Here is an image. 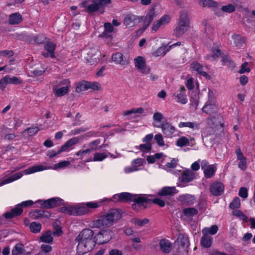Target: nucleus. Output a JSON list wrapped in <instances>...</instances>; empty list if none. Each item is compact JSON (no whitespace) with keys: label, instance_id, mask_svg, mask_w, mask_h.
<instances>
[{"label":"nucleus","instance_id":"f257e3e1","mask_svg":"<svg viewBox=\"0 0 255 255\" xmlns=\"http://www.w3.org/2000/svg\"><path fill=\"white\" fill-rule=\"evenodd\" d=\"M122 217V211L120 209H112L109 210L104 216L94 221L92 226L93 227L97 228L108 227L112 225L114 222L120 220Z\"/></svg>","mask_w":255,"mask_h":255},{"label":"nucleus","instance_id":"f03ea898","mask_svg":"<svg viewBox=\"0 0 255 255\" xmlns=\"http://www.w3.org/2000/svg\"><path fill=\"white\" fill-rule=\"evenodd\" d=\"M151 195L147 194H134L131 205L132 209L136 212L147 209L150 205V199L148 197H151Z\"/></svg>","mask_w":255,"mask_h":255},{"label":"nucleus","instance_id":"7ed1b4c3","mask_svg":"<svg viewBox=\"0 0 255 255\" xmlns=\"http://www.w3.org/2000/svg\"><path fill=\"white\" fill-rule=\"evenodd\" d=\"M94 232L90 229H85L81 231L76 238L78 242L83 243L90 248L95 246V240L93 237Z\"/></svg>","mask_w":255,"mask_h":255},{"label":"nucleus","instance_id":"20e7f679","mask_svg":"<svg viewBox=\"0 0 255 255\" xmlns=\"http://www.w3.org/2000/svg\"><path fill=\"white\" fill-rule=\"evenodd\" d=\"M42 209H52L65 205L64 201L59 197H52L47 200H39L37 201Z\"/></svg>","mask_w":255,"mask_h":255},{"label":"nucleus","instance_id":"39448f33","mask_svg":"<svg viewBox=\"0 0 255 255\" xmlns=\"http://www.w3.org/2000/svg\"><path fill=\"white\" fill-rule=\"evenodd\" d=\"M79 140L80 139L78 137H73L67 140L57 151H55L54 150L48 151L47 155L48 156L49 158H52L57 155L66 151L68 148L72 145L77 144L79 142Z\"/></svg>","mask_w":255,"mask_h":255},{"label":"nucleus","instance_id":"423d86ee","mask_svg":"<svg viewBox=\"0 0 255 255\" xmlns=\"http://www.w3.org/2000/svg\"><path fill=\"white\" fill-rule=\"evenodd\" d=\"M113 235V232L109 229L101 230L94 237L95 245H102L108 243L112 239Z\"/></svg>","mask_w":255,"mask_h":255},{"label":"nucleus","instance_id":"0eeeda50","mask_svg":"<svg viewBox=\"0 0 255 255\" xmlns=\"http://www.w3.org/2000/svg\"><path fill=\"white\" fill-rule=\"evenodd\" d=\"M101 56V51L97 47L91 48L85 57L87 63L94 65L97 63Z\"/></svg>","mask_w":255,"mask_h":255},{"label":"nucleus","instance_id":"6e6552de","mask_svg":"<svg viewBox=\"0 0 255 255\" xmlns=\"http://www.w3.org/2000/svg\"><path fill=\"white\" fill-rule=\"evenodd\" d=\"M135 67L142 74H147L150 72V69L147 67L145 60L142 56H137L134 59Z\"/></svg>","mask_w":255,"mask_h":255},{"label":"nucleus","instance_id":"1a4fd4ad","mask_svg":"<svg viewBox=\"0 0 255 255\" xmlns=\"http://www.w3.org/2000/svg\"><path fill=\"white\" fill-rule=\"evenodd\" d=\"M178 252H188V248L190 246L189 238L187 236L180 234L177 238Z\"/></svg>","mask_w":255,"mask_h":255},{"label":"nucleus","instance_id":"9d476101","mask_svg":"<svg viewBox=\"0 0 255 255\" xmlns=\"http://www.w3.org/2000/svg\"><path fill=\"white\" fill-rule=\"evenodd\" d=\"M237 158L239 160L238 166L242 171H245L247 169V158L244 155L240 148H238L235 151Z\"/></svg>","mask_w":255,"mask_h":255},{"label":"nucleus","instance_id":"9b49d317","mask_svg":"<svg viewBox=\"0 0 255 255\" xmlns=\"http://www.w3.org/2000/svg\"><path fill=\"white\" fill-rule=\"evenodd\" d=\"M155 6H151L150 8L149 9L146 15L142 18L144 29H146L147 27L149 26L150 24L153 21V19L156 16L157 13L155 11Z\"/></svg>","mask_w":255,"mask_h":255},{"label":"nucleus","instance_id":"f8f14e48","mask_svg":"<svg viewBox=\"0 0 255 255\" xmlns=\"http://www.w3.org/2000/svg\"><path fill=\"white\" fill-rule=\"evenodd\" d=\"M199 3L203 7L207 6L210 8H214L215 14L218 16H222L221 12L217 9L219 5L217 2L213 0H201L199 1Z\"/></svg>","mask_w":255,"mask_h":255},{"label":"nucleus","instance_id":"ddd939ff","mask_svg":"<svg viewBox=\"0 0 255 255\" xmlns=\"http://www.w3.org/2000/svg\"><path fill=\"white\" fill-rule=\"evenodd\" d=\"M134 194L128 192H122L114 195L112 198L116 199L118 198L117 201L121 203H129L132 202Z\"/></svg>","mask_w":255,"mask_h":255},{"label":"nucleus","instance_id":"4468645a","mask_svg":"<svg viewBox=\"0 0 255 255\" xmlns=\"http://www.w3.org/2000/svg\"><path fill=\"white\" fill-rule=\"evenodd\" d=\"M185 88L184 86L180 87V90L176 91L174 94L173 96L175 97L176 101L182 104L187 103L188 100L185 94Z\"/></svg>","mask_w":255,"mask_h":255},{"label":"nucleus","instance_id":"2eb2a0df","mask_svg":"<svg viewBox=\"0 0 255 255\" xmlns=\"http://www.w3.org/2000/svg\"><path fill=\"white\" fill-rule=\"evenodd\" d=\"M195 178V174L190 169H186L183 171L179 177L180 181L185 183L192 181Z\"/></svg>","mask_w":255,"mask_h":255},{"label":"nucleus","instance_id":"dca6fc26","mask_svg":"<svg viewBox=\"0 0 255 255\" xmlns=\"http://www.w3.org/2000/svg\"><path fill=\"white\" fill-rule=\"evenodd\" d=\"M224 190V184L220 182L212 183L210 188V193L215 196H218L223 194Z\"/></svg>","mask_w":255,"mask_h":255},{"label":"nucleus","instance_id":"f3484780","mask_svg":"<svg viewBox=\"0 0 255 255\" xmlns=\"http://www.w3.org/2000/svg\"><path fill=\"white\" fill-rule=\"evenodd\" d=\"M139 22V18L137 15L132 13L125 15L123 23L126 26L132 27Z\"/></svg>","mask_w":255,"mask_h":255},{"label":"nucleus","instance_id":"a211bd4d","mask_svg":"<svg viewBox=\"0 0 255 255\" xmlns=\"http://www.w3.org/2000/svg\"><path fill=\"white\" fill-rule=\"evenodd\" d=\"M190 68L192 69L193 71H194L197 74L202 75L207 79L210 78V75L207 72L204 71L203 65L198 62H193L190 65Z\"/></svg>","mask_w":255,"mask_h":255},{"label":"nucleus","instance_id":"6ab92c4d","mask_svg":"<svg viewBox=\"0 0 255 255\" xmlns=\"http://www.w3.org/2000/svg\"><path fill=\"white\" fill-rule=\"evenodd\" d=\"M202 110L204 113L211 115L216 113L218 108L216 103L207 101Z\"/></svg>","mask_w":255,"mask_h":255},{"label":"nucleus","instance_id":"aec40b11","mask_svg":"<svg viewBox=\"0 0 255 255\" xmlns=\"http://www.w3.org/2000/svg\"><path fill=\"white\" fill-rule=\"evenodd\" d=\"M23 209L17 204L15 208L12 209L10 212H7L3 214V217L6 219H12L15 217L20 216L23 212Z\"/></svg>","mask_w":255,"mask_h":255},{"label":"nucleus","instance_id":"412c9836","mask_svg":"<svg viewBox=\"0 0 255 255\" xmlns=\"http://www.w3.org/2000/svg\"><path fill=\"white\" fill-rule=\"evenodd\" d=\"M177 192L178 190L174 186H165L158 191V195L160 196H172Z\"/></svg>","mask_w":255,"mask_h":255},{"label":"nucleus","instance_id":"4be33fe9","mask_svg":"<svg viewBox=\"0 0 255 255\" xmlns=\"http://www.w3.org/2000/svg\"><path fill=\"white\" fill-rule=\"evenodd\" d=\"M162 132L166 136H170L173 134L175 131V127L172 126L166 119H164L162 122L161 127Z\"/></svg>","mask_w":255,"mask_h":255},{"label":"nucleus","instance_id":"5701e85b","mask_svg":"<svg viewBox=\"0 0 255 255\" xmlns=\"http://www.w3.org/2000/svg\"><path fill=\"white\" fill-rule=\"evenodd\" d=\"M178 200L184 205L191 206L195 203L196 198L193 195L186 194L179 196Z\"/></svg>","mask_w":255,"mask_h":255},{"label":"nucleus","instance_id":"b1692460","mask_svg":"<svg viewBox=\"0 0 255 255\" xmlns=\"http://www.w3.org/2000/svg\"><path fill=\"white\" fill-rule=\"evenodd\" d=\"M159 247L162 252L168 254L171 251L172 244L168 240L163 239L159 242Z\"/></svg>","mask_w":255,"mask_h":255},{"label":"nucleus","instance_id":"393cba45","mask_svg":"<svg viewBox=\"0 0 255 255\" xmlns=\"http://www.w3.org/2000/svg\"><path fill=\"white\" fill-rule=\"evenodd\" d=\"M22 176V173L21 172H19L12 174L5 179L0 180V186H2L5 184L11 183L16 180H18Z\"/></svg>","mask_w":255,"mask_h":255},{"label":"nucleus","instance_id":"a878e982","mask_svg":"<svg viewBox=\"0 0 255 255\" xmlns=\"http://www.w3.org/2000/svg\"><path fill=\"white\" fill-rule=\"evenodd\" d=\"M112 60L117 64L121 65H128V60L124 59L123 55L121 52H117L113 54L112 56Z\"/></svg>","mask_w":255,"mask_h":255},{"label":"nucleus","instance_id":"bb28decb","mask_svg":"<svg viewBox=\"0 0 255 255\" xmlns=\"http://www.w3.org/2000/svg\"><path fill=\"white\" fill-rule=\"evenodd\" d=\"M221 61L223 65L227 66L231 70H234L236 67V63L228 54L223 55Z\"/></svg>","mask_w":255,"mask_h":255},{"label":"nucleus","instance_id":"cd10ccee","mask_svg":"<svg viewBox=\"0 0 255 255\" xmlns=\"http://www.w3.org/2000/svg\"><path fill=\"white\" fill-rule=\"evenodd\" d=\"M104 31L100 35V36L106 38L111 37L110 33H112L114 30L112 24L110 22H106L104 24Z\"/></svg>","mask_w":255,"mask_h":255},{"label":"nucleus","instance_id":"c85d7f7f","mask_svg":"<svg viewBox=\"0 0 255 255\" xmlns=\"http://www.w3.org/2000/svg\"><path fill=\"white\" fill-rule=\"evenodd\" d=\"M51 168L50 167H47L42 165H37L25 169L24 172L25 174H30Z\"/></svg>","mask_w":255,"mask_h":255},{"label":"nucleus","instance_id":"c756f323","mask_svg":"<svg viewBox=\"0 0 255 255\" xmlns=\"http://www.w3.org/2000/svg\"><path fill=\"white\" fill-rule=\"evenodd\" d=\"M93 249L94 248L92 247L90 248L83 243L78 242L76 249L77 253L79 255H83L92 251Z\"/></svg>","mask_w":255,"mask_h":255},{"label":"nucleus","instance_id":"7c9ffc66","mask_svg":"<svg viewBox=\"0 0 255 255\" xmlns=\"http://www.w3.org/2000/svg\"><path fill=\"white\" fill-rule=\"evenodd\" d=\"M177 24H181L186 27H189L190 21L186 11H182L180 13Z\"/></svg>","mask_w":255,"mask_h":255},{"label":"nucleus","instance_id":"2f4dec72","mask_svg":"<svg viewBox=\"0 0 255 255\" xmlns=\"http://www.w3.org/2000/svg\"><path fill=\"white\" fill-rule=\"evenodd\" d=\"M22 20V15L18 12L13 13L9 15V23L11 24H18Z\"/></svg>","mask_w":255,"mask_h":255},{"label":"nucleus","instance_id":"473e14b6","mask_svg":"<svg viewBox=\"0 0 255 255\" xmlns=\"http://www.w3.org/2000/svg\"><path fill=\"white\" fill-rule=\"evenodd\" d=\"M89 82L86 81H82L77 83L76 84L75 91L76 93H80L83 91H85L89 89Z\"/></svg>","mask_w":255,"mask_h":255},{"label":"nucleus","instance_id":"72a5a7b5","mask_svg":"<svg viewBox=\"0 0 255 255\" xmlns=\"http://www.w3.org/2000/svg\"><path fill=\"white\" fill-rule=\"evenodd\" d=\"M56 44L54 43L53 42H48L46 43L44 45V49L50 52V54H51V58H55V50L56 48Z\"/></svg>","mask_w":255,"mask_h":255},{"label":"nucleus","instance_id":"f704fd0d","mask_svg":"<svg viewBox=\"0 0 255 255\" xmlns=\"http://www.w3.org/2000/svg\"><path fill=\"white\" fill-rule=\"evenodd\" d=\"M170 50L168 49V47L167 46L162 45L158 48L157 50L153 53L152 55L156 57L164 56Z\"/></svg>","mask_w":255,"mask_h":255},{"label":"nucleus","instance_id":"c9c22d12","mask_svg":"<svg viewBox=\"0 0 255 255\" xmlns=\"http://www.w3.org/2000/svg\"><path fill=\"white\" fill-rule=\"evenodd\" d=\"M212 243V238L211 236L204 234L201 239V245L206 248L210 247Z\"/></svg>","mask_w":255,"mask_h":255},{"label":"nucleus","instance_id":"e433bc0d","mask_svg":"<svg viewBox=\"0 0 255 255\" xmlns=\"http://www.w3.org/2000/svg\"><path fill=\"white\" fill-rule=\"evenodd\" d=\"M188 28L189 27L178 24V26L174 29V35L177 37H180L188 30Z\"/></svg>","mask_w":255,"mask_h":255},{"label":"nucleus","instance_id":"4c0bfd02","mask_svg":"<svg viewBox=\"0 0 255 255\" xmlns=\"http://www.w3.org/2000/svg\"><path fill=\"white\" fill-rule=\"evenodd\" d=\"M108 155L113 157V155L110 152H96L94 155L93 161H102L106 158Z\"/></svg>","mask_w":255,"mask_h":255},{"label":"nucleus","instance_id":"58836bf2","mask_svg":"<svg viewBox=\"0 0 255 255\" xmlns=\"http://www.w3.org/2000/svg\"><path fill=\"white\" fill-rule=\"evenodd\" d=\"M89 212V209L85 206H74V216H81L87 214Z\"/></svg>","mask_w":255,"mask_h":255},{"label":"nucleus","instance_id":"ea45409f","mask_svg":"<svg viewBox=\"0 0 255 255\" xmlns=\"http://www.w3.org/2000/svg\"><path fill=\"white\" fill-rule=\"evenodd\" d=\"M53 90L54 95L59 97L64 96L67 94L69 91V89L68 86H64L57 89H53Z\"/></svg>","mask_w":255,"mask_h":255},{"label":"nucleus","instance_id":"a19ab883","mask_svg":"<svg viewBox=\"0 0 255 255\" xmlns=\"http://www.w3.org/2000/svg\"><path fill=\"white\" fill-rule=\"evenodd\" d=\"M99 7L101 13L104 12V8L106 6L111 3V0H95Z\"/></svg>","mask_w":255,"mask_h":255},{"label":"nucleus","instance_id":"79ce46f5","mask_svg":"<svg viewBox=\"0 0 255 255\" xmlns=\"http://www.w3.org/2000/svg\"><path fill=\"white\" fill-rule=\"evenodd\" d=\"M216 172V169L213 165H209L204 170V177L206 178H210L214 176Z\"/></svg>","mask_w":255,"mask_h":255},{"label":"nucleus","instance_id":"37998d69","mask_svg":"<svg viewBox=\"0 0 255 255\" xmlns=\"http://www.w3.org/2000/svg\"><path fill=\"white\" fill-rule=\"evenodd\" d=\"M25 251L24 246L22 244H16L11 251L12 255H18L23 254Z\"/></svg>","mask_w":255,"mask_h":255},{"label":"nucleus","instance_id":"c03bdc74","mask_svg":"<svg viewBox=\"0 0 255 255\" xmlns=\"http://www.w3.org/2000/svg\"><path fill=\"white\" fill-rule=\"evenodd\" d=\"M57 211L58 212L67 214L68 215L74 216V206H68L59 207Z\"/></svg>","mask_w":255,"mask_h":255},{"label":"nucleus","instance_id":"a18cd8bd","mask_svg":"<svg viewBox=\"0 0 255 255\" xmlns=\"http://www.w3.org/2000/svg\"><path fill=\"white\" fill-rule=\"evenodd\" d=\"M198 210L195 208H186L183 210V215L187 217H191L198 214Z\"/></svg>","mask_w":255,"mask_h":255},{"label":"nucleus","instance_id":"49530a36","mask_svg":"<svg viewBox=\"0 0 255 255\" xmlns=\"http://www.w3.org/2000/svg\"><path fill=\"white\" fill-rule=\"evenodd\" d=\"M135 147L139 149L143 153H148L152 149V144L151 143H145V144H140L139 146H136Z\"/></svg>","mask_w":255,"mask_h":255},{"label":"nucleus","instance_id":"de8ad7c7","mask_svg":"<svg viewBox=\"0 0 255 255\" xmlns=\"http://www.w3.org/2000/svg\"><path fill=\"white\" fill-rule=\"evenodd\" d=\"M101 142V139H96L95 140L89 143L88 146L89 147V149L92 151H93L94 150H96L98 149H100L104 147L105 146L104 145H102L101 146H100L99 147H98V145Z\"/></svg>","mask_w":255,"mask_h":255},{"label":"nucleus","instance_id":"09e8293b","mask_svg":"<svg viewBox=\"0 0 255 255\" xmlns=\"http://www.w3.org/2000/svg\"><path fill=\"white\" fill-rule=\"evenodd\" d=\"M213 54L212 55H208L206 56V59H210V58H216L219 57L222 54L221 50L218 47H213L211 49Z\"/></svg>","mask_w":255,"mask_h":255},{"label":"nucleus","instance_id":"8fccbe9b","mask_svg":"<svg viewBox=\"0 0 255 255\" xmlns=\"http://www.w3.org/2000/svg\"><path fill=\"white\" fill-rule=\"evenodd\" d=\"M53 241V238L50 234V232L42 234L40 237V241L43 243L49 244Z\"/></svg>","mask_w":255,"mask_h":255},{"label":"nucleus","instance_id":"3c124183","mask_svg":"<svg viewBox=\"0 0 255 255\" xmlns=\"http://www.w3.org/2000/svg\"><path fill=\"white\" fill-rule=\"evenodd\" d=\"M218 231V227L214 225L212 226L210 228H204L202 230V232L204 234H209L211 235H214L217 233Z\"/></svg>","mask_w":255,"mask_h":255},{"label":"nucleus","instance_id":"603ef678","mask_svg":"<svg viewBox=\"0 0 255 255\" xmlns=\"http://www.w3.org/2000/svg\"><path fill=\"white\" fill-rule=\"evenodd\" d=\"M30 231L33 233H39L41 229V225L35 222H32L29 226Z\"/></svg>","mask_w":255,"mask_h":255},{"label":"nucleus","instance_id":"864d4df0","mask_svg":"<svg viewBox=\"0 0 255 255\" xmlns=\"http://www.w3.org/2000/svg\"><path fill=\"white\" fill-rule=\"evenodd\" d=\"M190 142L187 137L181 136L176 141V145L179 147H183L186 145H189Z\"/></svg>","mask_w":255,"mask_h":255},{"label":"nucleus","instance_id":"5fc2aeb1","mask_svg":"<svg viewBox=\"0 0 255 255\" xmlns=\"http://www.w3.org/2000/svg\"><path fill=\"white\" fill-rule=\"evenodd\" d=\"M178 126L179 128L188 127L191 128H198V125L193 122H180Z\"/></svg>","mask_w":255,"mask_h":255},{"label":"nucleus","instance_id":"6e6d98bb","mask_svg":"<svg viewBox=\"0 0 255 255\" xmlns=\"http://www.w3.org/2000/svg\"><path fill=\"white\" fill-rule=\"evenodd\" d=\"M241 201L239 197L234 198L230 203L229 207L232 209H237L240 207Z\"/></svg>","mask_w":255,"mask_h":255},{"label":"nucleus","instance_id":"4d7b16f0","mask_svg":"<svg viewBox=\"0 0 255 255\" xmlns=\"http://www.w3.org/2000/svg\"><path fill=\"white\" fill-rule=\"evenodd\" d=\"M221 9L224 12L230 13L235 11L236 7L233 4L229 3L228 5L222 6Z\"/></svg>","mask_w":255,"mask_h":255},{"label":"nucleus","instance_id":"13d9d810","mask_svg":"<svg viewBox=\"0 0 255 255\" xmlns=\"http://www.w3.org/2000/svg\"><path fill=\"white\" fill-rule=\"evenodd\" d=\"M99 9H100V8L99 7L96 1L94 0L93 3L90 4L86 8V11L89 13H91L92 12L98 11Z\"/></svg>","mask_w":255,"mask_h":255},{"label":"nucleus","instance_id":"bf43d9fd","mask_svg":"<svg viewBox=\"0 0 255 255\" xmlns=\"http://www.w3.org/2000/svg\"><path fill=\"white\" fill-rule=\"evenodd\" d=\"M8 82L10 84L19 85L22 83V80L20 78L13 76L10 77L7 76Z\"/></svg>","mask_w":255,"mask_h":255},{"label":"nucleus","instance_id":"052dcab7","mask_svg":"<svg viewBox=\"0 0 255 255\" xmlns=\"http://www.w3.org/2000/svg\"><path fill=\"white\" fill-rule=\"evenodd\" d=\"M144 112V109L142 107H139L138 108H132L130 110L127 111L124 113L125 115H128L129 114H132V113H139V114H142Z\"/></svg>","mask_w":255,"mask_h":255},{"label":"nucleus","instance_id":"680f3d73","mask_svg":"<svg viewBox=\"0 0 255 255\" xmlns=\"http://www.w3.org/2000/svg\"><path fill=\"white\" fill-rule=\"evenodd\" d=\"M152 204L158 205L160 207H163L165 205V201L158 198H155L153 199H150V205Z\"/></svg>","mask_w":255,"mask_h":255},{"label":"nucleus","instance_id":"e2e57ef3","mask_svg":"<svg viewBox=\"0 0 255 255\" xmlns=\"http://www.w3.org/2000/svg\"><path fill=\"white\" fill-rule=\"evenodd\" d=\"M248 65V63L247 62H244L241 67V69L238 71V73L242 74L246 72H250L251 71V69L250 67H247Z\"/></svg>","mask_w":255,"mask_h":255},{"label":"nucleus","instance_id":"0e129e2a","mask_svg":"<svg viewBox=\"0 0 255 255\" xmlns=\"http://www.w3.org/2000/svg\"><path fill=\"white\" fill-rule=\"evenodd\" d=\"M70 164V162L68 161H62L61 162H59L58 163H56L54 165V167L52 169H60L62 168H64L67 166H68Z\"/></svg>","mask_w":255,"mask_h":255},{"label":"nucleus","instance_id":"69168bd1","mask_svg":"<svg viewBox=\"0 0 255 255\" xmlns=\"http://www.w3.org/2000/svg\"><path fill=\"white\" fill-rule=\"evenodd\" d=\"M14 55V52L12 50H5L0 51V56L6 57L9 58Z\"/></svg>","mask_w":255,"mask_h":255},{"label":"nucleus","instance_id":"338daca9","mask_svg":"<svg viewBox=\"0 0 255 255\" xmlns=\"http://www.w3.org/2000/svg\"><path fill=\"white\" fill-rule=\"evenodd\" d=\"M154 139L159 146H162L164 145L163 138L160 133L156 134L154 136Z\"/></svg>","mask_w":255,"mask_h":255},{"label":"nucleus","instance_id":"774afa93","mask_svg":"<svg viewBox=\"0 0 255 255\" xmlns=\"http://www.w3.org/2000/svg\"><path fill=\"white\" fill-rule=\"evenodd\" d=\"M34 40L37 44H43L46 40V37L43 35H37L34 37Z\"/></svg>","mask_w":255,"mask_h":255}]
</instances>
